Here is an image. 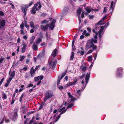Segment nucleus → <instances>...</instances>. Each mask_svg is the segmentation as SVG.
Masks as SVG:
<instances>
[{
    "label": "nucleus",
    "mask_w": 124,
    "mask_h": 124,
    "mask_svg": "<svg viewBox=\"0 0 124 124\" xmlns=\"http://www.w3.org/2000/svg\"><path fill=\"white\" fill-rule=\"evenodd\" d=\"M43 78V77L42 75L39 76L37 77H35L34 79L35 81L38 82L39 80H42Z\"/></svg>",
    "instance_id": "14"
},
{
    "label": "nucleus",
    "mask_w": 124,
    "mask_h": 124,
    "mask_svg": "<svg viewBox=\"0 0 124 124\" xmlns=\"http://www.w3.org/2000/svg\"><path fill=\"white\" fill-rule=\"evenodd\" d=\"M84 53L85 52L83 51H82L80 52V54L81 55H83L84 54Z\"/></svg>",
    "instance_id": "59"
},
{
    "label": "nucleus",
    "mask_w": 124,
    "mask_h": 124,
    "mask_svg": "<svg viewBox=\"0 0 124 124\" xmlns=\"http://www.w3.org/2000/svg\"><path fill=\"white\" fill-rule=\"evenodd\" d=\"M40 67V65H39L37 66L34 70H35V71H36Z\"/></svg>",
    "instance_id": "55"
},
{
    "label": "nucleus",
    "mask_w": 124,
    "mask_h": 124,
    "mask_svg": "<svg viewBox=\"0 0 124 124\" xmlns=\"http://www.w3.org/2000/svg\"><path fill=\"white\" fill-rule=\"evenodd\" d=\"M36 71H35L34 70L33 67L31 68V69L30 73L31 76L32 77H33Z\"/></svg>",
    "instance_id": "19"
},
{
    "label": "nucleus",
    "mask_w": 124,
    "mask_h": 124,
    "mask_svg": "<svg viewBox=\"0 0 124 124\" xmlns=\"http://www.w3.org/2000/svg\"><path fill=\"white\" fill-rule=\"evenodd\" d=\"M35 37L33 36H32L30 38V44H32V43H33L34 40L35 39Z\"/></svg>",
    "instance_id": "22"
},
{
    "label": "nucleus",
    "mask_w": 124,
    "mask_h": 124,
    "mask_svg": "<svg viewBox=\"0 0 124 124\" xmlns=\"http://www.w3.org/2000/svg\"><path fill=\"white\" fill-rule=\"evenodd\" d=\"M39 27V26L38 25H36L35 26V27L33 28V29H38V27Z\"/></svg>",
    "instance_id": "52"
},
{
    "label": "nucleus",
    "mask_w": 124,
    "mask_h": 124,
    "mask_svg": "<svg viewBox=\"0 0 124 124\" xmlns=\"http://www.w3.org/2000/svg\"><path fill=\"white\" fill-rule=\"evenodd\" d=\"M104 28V26H102L101 27V28L100 30L96 33L97 35H99V38L101 40V36L103 35L104 32H103V30Z\"/></svg>",
    "instance_id": "5"
},
{
    "label": "nucleus",
    "mask_w": 124,
    "mask_h": 124,
    "mask_svg": "<svg viewBox=\"0 0 124 124\" xmlns=\"http://www.w3.org/2000/svg\"><path fill=\"white\" fill-rule=\"evenodd\" d=\"M20 27L21 29L20 30L21 34H24V24L23 22H22L21 24L20 25Z\"/></svg>",
    "instance_id": "13"
},
{
    "label": "nucleus",
    "mask_w": 124,
    "mask_h": 124,
    "mask_svg": "<svg viewBox=\"0 0 124 124\" xmlns=\"http://www.w3.org/2000/svg\"><path fill=\"white\" fill-rule=\"evenodd\" d=\"M7 83H6L4 85V86L6 87H7L8 86L10 82L8 80H7Z\"/></svg>",
    "instance_id": "41"
},
{
    "label": "nucleus",
    "mask_w": 124,
    "mask_h": 124,
    "mask_svg": "<svg viewBox=\"0 0 124 124\" xmlns=\"http://www.w3.org/2000/svg\"><path fill=\"white\" fill-rule=\"evenodd\" d=\"M97 28L96 27L95 28V29H93L92 30V31H93V32L94 33H95L96 34V33H97V32H96V31H95L97 30Z\"/></svg>",
    "instance_id": "58"
},
{
    "label": "nucleus",
    "mask_w": 124,
    "mask_h": 124,
    "mask_svg": "<svg viewBox=\"0 0 124 124\" xmlns=\"http://www.w3.org/2000/svg\"><path fill=\"white\" fill-rule=\"evenodd\" d=\"M33 3V2L31 1L29 4V5H25L24 6L22 7V9L23 12L24 13V15L25 16L26 15V11L27 8L29 6H31Z\"/></svg>",
    "instance_id": "4"
},
{
    "label": "nucleus",
    "mask_w": 124,
    "mask_h": 124,
    "mask_svg": "<svg viewBox=\"0 0 124 124\" xmlns=\"http://www.w3.org/2000/svg\"><path fill=\"white\" fill-rule=\"evenodd\" d=\"M66 74V72H65L62 74V76L60 77V78H59V77L58 80L57 85L59 84L60 80L62 79V78Z\"/></svg>",
    "instance_id": "17"
},
{
    "label": "nucleus",
    "mask_w": 124,
    "mask_h": 124,
    "mask_svg": "<svg viewBox=\"0 0 124 124\" xmlns=\"http://www.w3.org/2000/svg\"><path fill=\"white\" fill-rule=\"evenodd\" d=\"M74 53L73 52H72L70 57V60H73L74 57Z\"/></svg>",
    "instance_id": "29"
},
{
    "label": "nucleus",
    "mask_w": 124,
    "mask_h": 124,
    "mask_svg": "<svg viewBox=\"0 0 124 124\" xmlns=\"http://www.w3.org/2000/svg\"><path fill=\"white\" fill-rule=\"evenodd\" d=\"M29 121V119L28 118L26 119L24 122V124H29L28 123Z\"/></svg>",
    "instance_id": "44"
},
{
    "label": "nucleus",
    "mask_w": 124,
    "mask_h": 124,
    "mask_svg": "<svg viewBox=\"0 0 124 124\" xmlns=\"http://www.w3.org/2000/svg\"><path fill=\"white\" fill-rule=\"evenodd\" d=\"M56 22V20L55 19H54L49 24H47L45 26L41 25V29L42 30L45 31L48 29V27H49V29H51L52 30L54 27V24Z\"/></svg>",
    "instance_id": "1"
},
{
    "label": "nucleus",
    "mask_w": 124,
    "mask_h": 124,
    "mask_svg": "<svg viewBox=\"0 0 124 124\" xmlns=\"http://www.w3.org/2000/svg\"><path fill=\"white\" fill-rule=\"evenodd\" d=\"M85 9L88 13H90L92 10H93L92 8H86Z\"/></svg>",
    "instance_id": "31"
},
{
    "label": "nucleus",
    "mask_w": 124,
    "mask_h": 124,
    "mask_svg": "<svg viewBox=\"0 0 124 124\" xmlns=\"http://www.w3.org/2000/svg\"><path fill=\"white\" fill-rule=\"evenodd\" d=\"M5 24V20H1L0 19V30L2 32L3 31V28L4 27Z\"/></svg>",
    "instance_id": "9"
},
{
    "label": "nucleus",
    "mask_w": 124,
    "mask_h": 124,
    "mask_svg": "<svg viewBox=\"0 0 124 124\" xmlns=\"http://www.w3.org/2000/svg\"><path fill=\"white\" fill-rule=\"evenodd\" d=\"M2 97L3 99H6L7 98V95L5 93H3L2 94Z\"/></svg>",
    "instance_id": "30"
},
{
    "label": "nucleus",
    "mask_w": 124,
    "mask_h": 124,
    "mask_svg": "<svg viewBox=\"0 0 124 124\" xmlns=\"http://www.w3.org/2000/svg\"><path fill=\"white\" fill-rule=\"evenodd\" d=\"M93 45V43H92L90 40H89L87 41L85 48L87 50L89 48L92 47Z\"/></svg>",
    "instance_id": "8"
},
{
    "label": "nucleus",
    "mask_w": 124,
    "mask_h": 124,
    "mask_svg": "<svg viewBox=\"0 0 124 124\" xmlns=\"http://www.w3.org/2000/svg\"><path fill=\"white\" fill-rule=\"evenodd\" d=\"M39 4V3H37L33 7L34 8H37V7Z\"/></svg>",
    "instance_id": "49"
},
{
    "label": "nucleus",
    "mask_w": 124,
    "mask_h": 124,
    "mask_svg": "<svg viewBox=\"0 0 124 124\" xmlns=\"http://www.w3.org/2000/svg\"><path fill=\"white\" fill-rule=\"evenodd\" d=\"M54 107V105H52L50 107V111L51 112H52V110L55 109Z\"/></svg>",
    "instance_id": "38"
},
{
    "label": "nucleus",
    "mask_w": 124,
    "mask_h": 124,
    "mask_svg": "<svg viewBox=\"0 0 124 124\" xmlns=\"http://www.w3.org/2000/svg\"><path fill=\"white\" fill-rule=\"evenodd\" d=\"M92 60V56L91 55L89 56L88 58V61L89 62L91 61Z\"/></svg>",
    "instance_id": "39"
},
{
    "label": "nucleus",
    "mask_w": 124,
    "mask_h": 124,
    "mask_svg": "<svg viewBox=\"0 0 124 124\" xmlns=\"http://www.w3.org/2000/svg\"><path fill=\"white\" fill-rule=\"evenodd\" d=\"M49 21L47 20H45L41 21V23L42 24H43L46 23H47Z\"/></svg>",
    "instance_id": "35"
},
{
    "label": "nucleus",
    "mask_w": 124,
    "mask_h": 124,
    "mask_svg": "<svg viewBox=\"0 0 124 124\" xmlns=\"http://www.w3.org/2000/svg\"><path fill=\"white\" fill-rule=\"evenodd\" d=\"M107 17V16H105L104 17H103L102 19L100 21L97 23L96 24V25H103L104 24V23H102V22H103V20L106 19Z\"/></svg>",
    "instance_id": "15"
},
{
    "label": "nucleus",
    "mask_w": 124,
    "mask_h": 124,
    "mask_svg": "<svg viewBox=\"0 0 124 124\" xmlns=\"http://www.w3.org/2000/svg\"><path fill=\"white\" fill-rule=\"evenodd\" d=\"M9 118L12 121L16 120L17 117V112L16 111L13 112L9 115Z\"/></svg>",
    "instance_id": "3"
},
{
    "label": "nucleus",
    "mask_w": 124,
    "mask_h": 124,
    "mask_svg": "<svg viewBox=\"0 0 124 124\" xmlns=\"http://www.w3.org/2000/svg\"><path fill=\"white\" fill-rule=\"evenodd\" d=\"M93 50H95L97 48V46L96 45H94L93 44Z\"/></svg>",
    "instance_id": "48"
},
{
    "label": "nucleus",
    "mask_w": 124,
    "mask_h": 124,
    "mask_svg": "<svg viewBox=\"0 0 124 124\" xmlns=\"http://www.w3.org/2000/svg\"><path fill=\"white\" fill-rule=\"evenodd\" d=\"M53 58H52V60L49 62V65L50 66H52V68L53 69L55 67L57 62L56 60H54Z\"/></svg>",
    "instance_id": "7"
},
{
    "label": "nucleus",
    "mask_w": 124,
    "mask_h": 124,
    "mask_svg": "<svg viewBox=\"0 0 124 124\" xmlns=\"http://www.w3.org/2000/svg\"><path fill=\"white\" fill-rule=\"evenodd\" d=\"M84 12H82V13L81 14V17L82 18H83L84 17Z\"/></svg>",
    "instance_id": "57"
},
{
    "label": "nucleus",
    "mask_w": 124,
    "mask_h": 124,
    "mask_svg": "<svg viewBox=\"0 0 124 124\" xmlns=\"http://www.w3.org/2000/svg\"><path fill=\"white\" fill-rule=\"evenodd\" d=\"M114 3V1H111V5H110V8L112 10V12L111 13H112V11L113 10V9L114 8V7L115 6L114 5H114H113Z\"/></svg>",
    "instance_id": "24"
},
{
    "label": "nucleus",
    "mask_w": 124,
    "mask_h": 124,
    "mask_svg": "<svg viewBox=\"0 0 124 124\" xmlns=\"http://www.w3.org/2000/svg\"><path fill=\"white\" fill-rule=\"evenodd\" d=\"M32 48L33 50L34 51H37L38 50V47L37 44L34 42L32 46Z\"/></svg>",
    "instance_id": "16"
},
{
    "label": "nucleus",
    "mask_w": 124,
    "mask_h": 124,
    "mask_svg": "<svg viewBox=\"0 0 124 124\" xmlns=\"http://www.w3.org/2000/svg\"><path fill=\"white\" fill-rule=\"evenodd\" d=\"M45 50H42V52L40 53L37 56L38 58L40 59L41 58H43L45 56Z\"/></svg>",
    "instance_id": "12"
},
{
    "label": "nucleus",
    "mask_w": 124,
    "mask_h": 124,
    "mask_svg": "<svg viewBox=\"0 0 124 124\" xmlns=\"http://www.w3.org/2000/svg\"><path fill=\"white\" fill-rule=\"evenodd\" d=\"M33 86V85L31 83L29 84L28 85V87H30Z\"/></svg>",
    "instance_id": "53"
},
{
    "label": "nucleus",
    "mask_w": 124,
    "mask_h": 124,
    "mask_svg": "<svg viewBox=\"0 0 124 124\" xmlns=\"http://www.w3.org/2000/svg\"><path fill=\"white\" fill-rule=\"evenodd\" d=\"M68 97L70 98L68 100L69 102H73L74 101L76 100V99L73 97L70 92L68 93Z\"/></svg>",
    "instance_id": "10"
},
{
    "label": "nucleus",
    "mask_w": 124,
    "mask_h": 124,
    "mask_svg": "<svg viewBox=\"0 0 124 124\" xmlns=\"http://www.w3.org/2000/svg\"><path fill=\"white\" fill-rule=\"evenodd\" d=\"M38 10H39V9L37 8H34V7H33L32 9L31 10V13L33 14H35L36 13V11Z\"/></svg>",
    "instance_id": "21"
},
{
    "label": "nucleus",
    "mask_w": 124,
    "mask_h": 124,
    "mask_svg": "<svg viewBox=\"0 0 124 124\" xmlns=\"http://www.w3.org/2000/svg\"><path fill=\"white\" fill-rule=\"evenodd\" d=\"M27 46V45H24L22 49V53H24L25 51L26 48Z\"/></svg>",
    "instance_id": "25"
},
{
    "label": "nucleus",
    "mask_w": 124,
    "mask_h": 124,
    "mask_svg": "<svg viewBox=\"0 0 124 124\" xmlns=\"http://www.w3.org/2000/svg\"><path fill=\"white\" fill-rule=\"evenodd\" d=\"M25 58V56H24L21 55L20 56V61L21 62H22Z\"/></svg>",
    "instance_id": "33"
},
{
    "label": "nucleus",
    "mask_w": 124,
    "mask_h": 124,
    "mask_svg": "<svg viewBox=\"0 0 124 124\" xmlns=\"http://www.w3.org/2000/svg\"><path fill=\"white\" fill-rule=\"evenodd\" d=\"M59 88L60 90H62L63 89V87L62 86L60 85L59 87Z\"/></svg>",
    "instance_id": "56"
},
{
    "label": "nucleus",
    "mask_w": 124,
    "mask_h": 124,
    "mask_svg": "<svg viewBox=\"0 0 124 124\" xmlns=\"http://www.w3.org/2000/svg\"><path fill=\"white\" fill-rule=\"evenodd\" d=\"M65 108V107H63L61 109H60L59 110H58L57 112L59 111V112H61L60 113L59 115L57 117L56 119H55L54 122H56L58 121V120L61 117V115L62 114L64 113L66 111L67 109H64Z\"/></svg>",
    "instance_id": "2"
},
{
    "label": "nucleus",
    "mask_w": 124,
    "mask_h": 124,
    "mask_svg": "<svg viewBox=\"0 0 124 124\" xmlns=\"http://www.w3.org/2000/svg\"><path fill=\"white\" fill-rule=\"evenodd\" d=\"M78 17V18L79 24H80L81 22V20L80 18V17Z\"/></svg>",
    "instance_id": "61"
},
{
    "label": "nucleus",
    "mask_w": 124,
    "mask_h": 124,
    "mask_svg": "<svg viewBox=\"0 0 124 124\" xmlns=\"http://www.w3.org/2000/svg\"><path fill=\"white\" fill-rule=\"evenodd\" d=\"M94 17V16L93 15H89V19H92Z\"/></svg>",
    "instance_id": "51"
},
{
    "label": "nucleus",
    "mask_w": 124,
    "mask_h": 124,
    "mask_svg": "<svg viewBox=\"0 0 124 124\" xmlns=\"http://www.w3.org/2000/svg\"><path fill=\"white\" fill-rule=\"evenodd\" d=\"M77 82V80H76L74 82H69L70 86L75 85V84H76V83Z\"/></svg>",
    "instance_id": "32"
},
{
    "label": "nucleus",
    "mask_w": 124,
    "mask_h": 124,
    "mask_svg": "<svg viewBox=\"0 0 124 124\" xmlns=\"http://www.w3.org/2000/svg\"><path fill=\"white\" fill-rule=\"evenodd\" d=\"M90 78V74L88 73H87L86 76L85 77V81H86V84H87V83L88 82V80Z\"/></svg>",
    "instance_id": "20"
},
{
    "label": "nucleus",
    "mask_w": 124,
    "mask_h": 124,
    "mask_svg": "<svg viewBox=\"0 0 124 124\" xmlns=\"http://www.w3.org/2000/svg\"><path fill=\"white\" fill-rule=\"evenodd\" d=\"M90 40L91 42H92V43H93V42L94 43H96L97 42V40L96 39H92Z\"/></svg>",
    "instance_id": "34"
},
{
    "label": "nucleus",
    "mask_w": 124,
    "mask_h": 124,
    "mask_svg": "<svg viewBox=\"0 0 124 124\" xmlns=\"http://www.w3.org/2000/svg\"><path fill=\"white\" fill-rule=\"evenodd\" d=\"M35 119L34 116H33L31 120L29 122V124H31L34 121Z\"/></svg>",
    "instance_id": "36"
},
{
    "label": "nucleus",
    "mask_w": 124,
    "mask_h": 124,
    "mask_svg": "<svg viewBox=\"0 0 124 124\" xmlns=\"http://www.w3.org/2000/svg\"><path fill=\"white\" fill-rule=\"evenodd\" d=\"M9 4L11 5V7L13 9L15 8V7L13 4L11 3H9Z\"/></svg>",
    "instance_id": "50"
},
{
    "label": "nucleus",
    "mask_w": 124,
    "mask_h": 124,
    "mask_svg": "<svg viewBox=\"0 0 124 124\" xmlns=\"http://www.w3.org/2000/svg\"><path fill=\"white\" fill-rule=\"evenodd\" d=\"M30 25L31 27L33 28L34 27V23L33 22H31Z\"/></svg>",
    "instance_id": "42"
},
{
    "label": "nucleus",
    "mask_w": 124,
    "mask_h": 124,
    "mask_svg": "<svg viewBox=\"0 0 124 124\" xmlns=\"http://www.w3.org/2000/svg\"><path fill=\"white\" fill-rule=\"evenodd\" d=\"M82 10L81 8H79L77 11V15L78 17H80L81 12Z\"/></svg>",
    "instance_id": "18"
},
{
    "label": "nucleus",
    "mask_w": 124,
    "mask_h": 124,
    "mask_svg": "<svg viewBox=\"0 0 124 124\" xmlns=\"http://www.w3.org/2000/svg\"><path fill=\"white\" fill-rule=\"evenodd\" d=\"M0 15L1 16L4 15V14L2 11H0Z\"/></svg>",
    "instance_id": "63"
},
{
    "label": "nucleus",
    "mask_w": 124,
    "mask_h": 124,
    "mask_svg": "<svg viewBox=\"0 0 124 124\" xmlns=\"http://www.w3.org/2000/svg\"><path fill=\"white\" fill-rule=\"evenodd\" d=\"M123 69L122 67L118 68L117 69V72L116 73V75L119 77H121L122 76V73H120L123 70Z\"/></svg>",
    "instance_id": "11"
},
{
    "label": "nucleus",
    "mask_w": 124,
    "mask_h": 124,
    "mask_svg": "<svg viewBox=\"0 0 124 124\" xmlns=\"http://www.w3.org/2000/svg\"><path fill=\"white\" fill-rule=\"evenodd\" d=\"M23 38L24 39L26 40L27 39V35H25L23 36Z\"/></svg>",
    "instance_id": "64"
},
{
    "label": "nucleus",
    "mask_w": 124,
    "mask_h": 124,
    "mask_svg": "<svg viewBox=\"0 0 124 124\" xmlns=\"http://www.w3.org/2000/svg\"><path fill=\"white\" fill-rule=\"evenodd\" d=\"M52 96V94L51 93L50 91H48L46 92L45 94L44 101H46L48 99L50 98Z\"/></svg>",
    "instance_id": "6"
},
{
    "label": "nucleus",
    "mask_w": 124,
    "mask_h": 124,
    "mask_svg": "<svg viewBox=\"0 0 124 124\" xmlns=\"http://www.w3.org/2000/svg\"><path fill=\"white\" fill-rule=\"evenodd\" d=\"M15 75V72L14 71H13L11 73L10 72L9 73V76H10L13 78L14 77Z\"/></svg>",
    "instance_id": "28"
},
{
    "label": "nucleus",
    "mask_w": 124,
    "mask_h": 124,
    "mask_svg": "<svg viewBox=\"0 0 124 124\" xmlns=\"http://www.w3.org/2000/svg\"><path fill=\"white\" fill-rule=\"evenodd\" d=\"M10 120L9 119H6L5 120V122H6L8 123L9 122Z\"/></svg>",
    "instance_id": "62"
},
{
    "label": "nucleus",
    "mask_w": 124,
    "mask_h": 124,
    "mask_svg": "<svg viewBox=\"0 0 124 124\" xmlns=\"http://www.w3.org/2000/svg\"><path fill=\"white\" fill-rule=\"evenodd\" d=\"M4 59L3 58H1L0 59V64L2 63V62Z\"/></svg>",
    "instance_id": "54"
},
{
    "label": "nucleus",
    "mask_w": 124,
    "mask_h": 124,
    "mask_svg": "<svg viewBox=\"0 0 124 124\" xmlns=\"http://www.w3.org/2000/svg\"><path fill=\"white\" fill-rule=\"evenodd\" d=\"M74 105V104L73 103L70 104L67 106V109L71 108Z\"/></svg>",
    "instance_id": "37"
},
{
    "label": "nucleus",
    "mask_w": 124,
    "mask_h": 124,
    "mask_svg": "<svg viewBox=\"0 0 124 124\" xmlns=\"http://www.w3.org/2000/svg\"><path fill=\"white\" fill-rule=\"evenodd\" d=\"M24 96V94H22V95L21 96V97L20 99V100H19V101L20 102H22V99L23 98Z\"/></svg>",
    "instance_id": "40"
},
{
    "label": "nucleus",
    "mask_w": 124,
    "mask_h": 124,
    "mask_svg": "<svg viewBox=\"0 0 124 124\" xmlns=\"http://www.w3.org/2000/svg\"><path fill=\"white\" fill-rule=\"evenodd\" d=\"M42 40V39H41L40 38H39L36 39V42H35V43L37 44H38L41 42Z\"/></svg>",
    "instance_id": "26"
},
{
    "label": "nucleus",
    "mask_w": 124,
    "mask_h": 124,
    "mask_svg": "<svg viewBox=\"0 0 124 124\" xmlns=\"http://www.w3.org/2000/svg\"><path fill=\"white\" fill-rule=\"evenodd\" d=\"M57 51V49H55V50H54L53 51V52L51 54V56H52L53 57H55L56 55Z\"/></svg>",
    "instance_id": "23"
},
{
    "label": "nucleus",
    "mask_w": 124,
    "mask_h": 124,
    "mask_svg": "<svg viewBox=\"0 0 124 124\" xmlns=\"http://www.w3.org/2000/svg\"><path fill=\"white\" fill-rule=\"evenodd\" d=\"M44 102L42 103L40 105V106L39 108V109H41L43 107Z\"/></svg>",
    "instance_id": "43"
},
{
    "label": "nucleus",
    "mask_w": 124,
    "mask_h": 124,
    "mask_svg": "<svg viewBox=\"0 0 124 124\" xmlns=\"http://www.w3.org/2000/svg\"><path fill=\"white\" fill-rule=\"evenodd\" d=\"M87 30L89 32H90L91 31V29L90 28L87 27Z\"/></svg>",
    "instance_id": "60"
},
{
    "label": "nucleus",
    "mask_w": 124,
    "mask_h": 124,
    "mask_svg": "<svg viewBox=\"0 0 124 124\" xmlns=\"http://www.w3.org/2000/svg\"><path fill=\"white\" fill-rule=\"evenodd\" d=\"M93 51V50L92 49H91L90 50H89V51L86 54H90V53H92Z\"/></svg>",
    "instance_id": "47"
},
{
    "label": "nucleus",
    "mask_w": 124,
    "mask_h": 124,
    "mask_svg": "<svg viewBox=\"0 0 124 124\" xmlns=\"http://www.w3.org/2000/svg\"><path fill=\"white\" fill-rule=\"evenodd\" d=\"M13 78V77H12L11 76H9L8 79V80L10 82L12 79Z\"/></svg>",
    "instance_id": "45"
},
{
    "label": "nucleus",
    "mask_w": 124,
    "mask_h": 124,
    "mask_svg": "<svg viewBox=\"0 0 124 124\" xmlns=\"http://www.w3.org/2000/svg\"><path fill=\"white\" fill-rule=\"evenodd\" d=\"M80 68L83 71H85L87 69V67L86 66H82L80 67Z\"/></svg>",
    "instance_id": "27"
},
{
    "label": "nucleus",
    "mask_w": 124,
    "mask_h": 124,
    "mask_svg": "<svg viewBox=\"0 0 124 124\" xmlns=\"http://www.w3.org/2000/svg\"><path fill=\"white\" fill-rule=\"evenodd\" d=\"M107 11V8L105 7L104 8L103 11V13H105Z\"/></svg>",
    "instance_id": "46"
}]
</instances>
